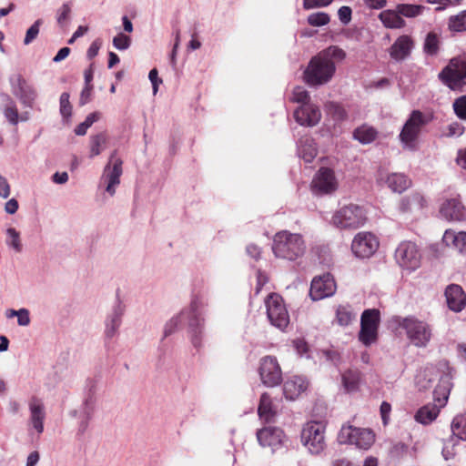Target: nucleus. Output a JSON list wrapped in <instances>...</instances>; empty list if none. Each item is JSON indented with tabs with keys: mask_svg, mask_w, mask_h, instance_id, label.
<instances>
[{
	"mask_svg": "<svg viewBox=\"0 0 466 466\" xmlns=\"http://www.w3.org/2000/svg\"><path fill=\"white\" fill-rule=\"evenodd\" d=\"M9 82L13 95L18 98L25 106L33 107L37 98V92L35 87L28 84L19 74L11 76Z\"/></svg>",
	"mask_w": 466,
	"mask_h": 466,
	"instance_id": "13",
	"label": "nucleus"
},
{
	"mask_svg": "<svg viewBox=\"0 0 466 466\" xmlns=\"http://www.w3.org/2000/svg\"><path fill=\"white\" fill-rule=\"evenodd\" d=\"M113 46L120 51H124L129 48L131 46V37L125 35L124 33H118L112 41Z\"/></svg>",
	"mask_w": 466,
	"mask_h": 466,
	"instance_id": "50",
	"label": "nucleus"
},
{
	"mask_svg": "<svg viewBox=\"0 0 466 466\" xmlns=\"http://www.w3.org/2000/svg\"><path fill=\"white\" fill-rule=\"evenodd\" d=\"M451 391V383L447 378H441L433 390V400L440 409L445 406Z\"/></svg>",
	"mask_w": 466,
	"mask_h": 466,
	"instance_id": "32",
	"label": "nucleus"
},
{
	"mask_svg": "<svg viewBox=\"0 0 466 466\" xmlns=\"http://www.w3.org/2000/svg\"><path fill=\"white\" fill-rule=\"evenodd\" d=\"M432 338V329L429 323L410 319V345L426 348Z\"/></svg>",
	"mask_w": 466,
	"mask_h": 466,
	"instance_id": "16",
	"label": "nucleus"
},
{
	"mask_svg": "<svg viewBox=\"0 0 466 466\" xmlns=\"http://www.w3.org/2000/svg\"><path fill=\"white\" fill-rule=\"evenodd\" d=\"M390 410H391L390 404L386 401H383L380 405V411L382 423L384 426L389 424Z\"/></svg>",
	"mask_w": 466,
	"mask_h": 466,
	"instance_id": "61",
	"label": "nucleus"
},
{
	"mask_svg": "<svg viewBox=\"0 0 466 466\" xmlns=\"http://www.w3.org/2000/svg\"><path fill=\"white\" fill-rule=\"evenodd\" d=\"M328 110L332 117L337 121H341L347 116L345 109L337 103H329L328 105Z\"/></svg>",
	"mask_w": 466,
	"mask_h": 466,
	"instance_id": "53",
	"label": "nucleus"
},
{
	"mask_svg": "<svg viewBox=\"0 0 466 466\" xmlns=\"http://www.w3.org/2000/svg\"><path fill=\"white\" fill-rule=\"evenodd\" d=\"M440 411V406L435 403H428L417 410L414 419L420 424L429 425L437 419Z\"/></svg>",
	"mask_w": 466,
	"mask_h": 466,
	"instance_id": "29",
	"label": "nucleus"
},
{
	"mask_svg": "<svg viewBox=\"0 0 466 466\" xmlns=\"http://www.w3.org/2000/svg\"><path fill=\"white\" fill-rule=\"evenodd\" d=\"M71 13V7L68 3H65L57 11V22L62 25L66 21Z\"/></svg>",
	"mask_w": 466,
	"mask_h": 466,
	"instance_id": "59",
	"label": "nucleus"
},
{
	"mask_svg": "<svg viewBox=\"0 0 466 466\" xmlns=\"http://www.w3.org/2000/svg\"><path fill=\"white\" fill-rule=\"evenodd\" d=\"M5 243L7 248L15 253H21L23 251L21 233L16 228L8 227L5 231Z\"/></svg>",
	"mask_w": 466,
	"mask_h": 466,
	"instance_id": "35",
	"label": "nucleus"
},
{
	"mask_svg": "<svg viewBox=\"0 0 466 466\" xmlns=\"http://www.w3.org/2000/svg\"><path fill=\"white\" fill-rule=\"evenodd\" d=\"M408 243L401 242L395 250L394 258L397 264L401 268H406L408 266Z\"/></svg>",
	"mask_w": 466,
	"mask_h": 466,
	"instance_id": "49",
	"label": "nucleus"
},
{
	"mask_svg": "<svg viewBox=\"0 0 466 466\" xmlns=\"http://www.w3.org/2000/svg\"><path fill=\"white\" fill-rule=\"evenodd\" d=\"M339 187V180L333 169L320 167L311 181V190L315 195H329Z\"/></svg>",
	"mask_w": 466,
	"mask_h": 466,
	"instance_id": "11",
	"label": "nucleus"
},
{
	"mask_svg": "<svg viewBox=\"0 0 466 466\" xmlns=\"http://www.w3.org/2000/svg\"><path fill=\"white\" fill-rule=\"evenodd\" d=\"M307 380L299 376H294L287 380L283 385V393L286 399L293 400L307 390Z\"/></svg>",
	"mask_w": 466,
	"mask_h": 466,
	"instance_id": "27",
	"label": "nucleus"
},
{
	"mask_svg": "<svg viewBox=\"0 0 466 466\" xmlns=\"http://www.w3.org/2000/svg\"><path fill=\"white\" fill-rule=\"evenodd\" d=\"M333 0H303V7L306 10L321 8L329 5Z\"/></svg>",
	"mask_w": 466,
	"mask_h": 466,
	"instance_id": "55",
	"label": "nucleus"
},
{
	"mask_svg": "<svg viewBox=\"0 0 466 466\" xmlns=\"http://www.w3.org/2000/svg\"><path fill=\"white\" fill-rule=\"evenodd\" d=\"M29 422L38 434L44 431L46 409L42 400L33 397L28 402Z\"/></svg>",
	"mask_w": 466,
	"mask_h": 466,
	"instance_id": "21",
	"label": "nucleus"
},
{
	"mask_svg": "<svg viewBox=\"0 0 466 466\" xmlns=\"http://www.w3.org/2000/svg\"><path fill=\"white\" fill-rule=\"evenodd\" d=\"M336 71L335 62L328 61L318 54L312 57L304 71V79L311 86L327 84L331 80Z\"/></svg>",
	"mask_w": 466,
	"mask_h": 466,
	"instance_id": "3",
	"label": "nucleus"
},
{
	"mask_svg": "<svg viewBox=\"0 0 466 466\" xmlns=\"http://www.w3.org/2000/svg\"><path fill=\"white\" fill-rule=\"evenodd\" d=\"M388 187L396 193H402L407 187V179L403 174L393 173L387 177Z\"/></svg>",
	"mask_w": 466,
	"mask_h": 466,
	"instance_id": "40",
	"label": "nucleus"
},
{
	"mask_svg": "<svg viewBox=\"0 0 466 466\" xmlns=\"http://www.w3.org/2000/svg\"><path fill=\"white\" fill-rule=\"evenodd\" d=\"M290 99L293 102L299 103L301 105L310 104L309 103V95L308 91L302 86L294 87Z\"/></svg>",
	"mask_w": 466,
	"mask_h": 466,
	"instance_id": "51",
	"label": "nucleus"
},
{
	"mask_svg": "<svg viewBox=\"0 0 466 466\" xmlns=\"http://www.w3.org/2000/svg\"><path fill=\"white\" fill-rule=\"evenodd\" d=\"M436 376L435 368L432 364H426L420 367L414 375V386L419 391H426L431 388L432 381Z\"/></svg>",
	"mask_w": 466,
	"mask_h": 466,
	"instance_id": "25",
	"label": "nucleus"
},
{
	"mask_svg": "<svg viewBox=\"0 0 466 466\" xmlns=\"http://www.w3.org/2000/svg\"><path fill=\"white\" fill-rule=\"evenodd\" d=\"M449 28L454 32L466 31V10L449 18Z\"/></svg>",
	"mask_w": 466,
	"mask_h": 466,
	"instance_id": "42",
	"label": "nucleus"
},
{
	"mask_svg": "<svg viewBox=\"0 0 466 466\" xmlns=\"http://www.w3.org/2000/svg\"><path fill=\"white\" fill-rule=\"evenodd\" d=\"M100 118V113L99 112H93L89 114L84 122L80 123L75 128V133L77 136H84L86 134L87 129L96 121H98Z\"/></svg>",
	"mask_w": 466,
	"mask_h": 466,
	"instance_id": "46",
	"label": "nucleus"
},
{
	"mask_svg": "<svg viewBox=\"0 0 466 466\" xmlns=\"http://www.w3.org/2000/svg\"><path fill=\"white\" fill-rule=\"evenodd\" d=\"M353 137L362 144H369L375 140L377 131L372 127L363 125L355 129Z\"/></svg>",
	"mask_w": 466,
	"mask_h": 466,
	"instance_id": "39",
	"label": "nucleus"
},
{
	"mask_svg": "<svg viewBox=\"0 0 466 466\" xmlns=\"http://www.w3.org/2000/svg\"><path fill=\"white\" fill-rule=\"evenodd\" d=\"M18 208H19V205L15 198H10L5 204V211L10 215L16 213V211L18 210Z\"/></svg>",
	"mask_w": 466,
	"mask_h": 466,
	"instance_id": "64",
	"label": "nucleus"
},
{
	"mask_svg": "<svg viewBox=\"0 0 466 466\" xmlns=\"http://www.w3.org/2000/svg\"><path fill=\"white\" fill-rule=\"evenodd\" d=\"M30 321L29 310L25 308L20 309L17 315V324L22 327H26L30 324Z\"/></svg>",
	"mask_w": 466,
	"mask_h": 466,
	"instance_id": "58",
	"label": "nucleus"
},
{
	"mask_svg": "<svg viewBox=\"0 0 466 466\" xmlns=\"http://www.w3.org/2000/svg\"><path fill=\"white\" fill-rule=\"evenodd\" d=\"M357 313L350 304H341L336 308L335 321L341 327H348L356 321Z\"/></svg>",
	"mask_w": 466,
	"mask_h": 466,
	"instance_id": "31",
	"label": "nucleus"
},
{
	"mask_svg": "<svg viewBox=\"0 0 466 466\" xmlns=\"http://www.w3.org/2000/svg\"><path fill=\"white\" fill-rule=\"evenodd\" d=\"M319 55H321L324 58H327L328 61L333 62L334 60L341 61L346 57L345 51L338 46H329V48L320 52Z\"/></svg>",
	"mask_w": 466,
	"mask_h": 466,
	"instance_id": "48",
	"label": "nucleus"
},
{
	"mask_svg": "<svg viewBox=\"0 0 466 466\" xmlns=\"http://www.w3.org/2000/svg\"><path fill=\"white\" fill-rule=\"evenodd\" d=\"M454 113L462 120H466V96L456 98L452 105Z\"/></svg>",
	"mask_w": 466,
	"mask_h": 466,
	"instance_id": "52",
	"label": "nucleus"
},
{
	"mask_svg": "<svg viewBox=\"0 0 466 466\" xmlns=\"http://www.w3.org/2000/svg\"><path fill=\"white\" fill-rule=\"evenodd\" d=\"M421 260V245L411 243L410 241V271L415 270L420 265Z\"/></svg>",
	"mask_w": 466,
	"mask_h": 466,
	"instance_id": "43",
	"label": "nucleus"
},
{
	"mask_svg": "<svg viewBox=\"0 0 466 466\" xmlns=\"http://www.w3.org/2000/svg\"><path fill=\"white\" fill-rule=\"evenodd\" d=\"M122 164L123 162L117 157L116 151H113L100 177L98 187L102 188L109 197L116 194V187L120 184V177L123 173Z\"/></svg>",
	"mask_w": 466,
	"mask_h": 466,
	"instance_id": "6",
	"label": "nucleus"
},
{
	"mask_svg": "<svg viewBox=\"0 0 466 466\" xmlns=\"http://www.w3.org/2000/svg\"><path fill=\"white\" fill-rule=\"evenodd\" d=\"M258 413L260 420L265 422L273 421L277 415V409L274 406L270 396L266 392L260 396Z\"/></svg>",
	"mask_w": 466,
	"mask_h": 466,
	"instance_id": "30",
	"label": "nucleus"
},
{
	"mask_svg": "<svg viewBox=\"0 0 466 466\" xmlns=\"http://www.w3.org/2000/svg\"><path fill=\"white\" fill-rule=\"evenodd\" d=\"M390 57L396 61L403 60L408 55V36H400L390 47Z\"/></svg>",
	"mask_w": 466,
	"mask_h": 466,
	"instance_id": "38",
	"label": "nucleus"
},
{
	"mask_svg": "<svg viewBox=\"0 0 466 466\" xmlns=\"http://www.w3.org/2000/svg\"><path fill=\"white\" fill-rule=\"evenodd\" d=\"M318 149L314 139L310 137H302L298 142V155L305 162L310 163L316 157Z\"/></svg>",
	"mask_w": 466,
	"mask_h": 466,
	"instance_id": "28",
	"label": "nucleus"
},
{
	"mask_svg": "<svg viewBox=\"0 0 466 466\" xmlns=\"http://www.w3.org/2000/svg\"><path fill=\"white\" fill-rule=\"evenodd\" d=\"M440 80L450 89L461 91L466 85V58L454 57L440 72Z\"/></svg>",
	"mask_w": 466,
	"mask_h": 466,
	"instance_id": "5",
	"label": "nucleus"
},
{
	"mask_svg": "<svg viewBox=\"0 0 466 466\" xmlns=\"http://www.w3.org/2000/svg\"><path fill=\"white\" fill-rule=\"evenodd\" d=\"M336 290V284L333 277L327 273L312 279L309 296L312 300H320L332 296Z\"/></svg>",
	"mask_w": 466,
	"mask_h": 466,
	"instance_id": "17",
	"label": "nucleus"
},
{
	"mask_svg": "<svg viewBox=\"0 0 466 466\" xmlns=\"http://www.w3.org/2000/svg\"><path fill=\"white\" fill-rule=\"evenodd\" d=\"M208 305V299L204 295L192 294L189 304L166 322L163 329L164 337L170 336L182 323L187 322L194 347H200L205 330V312Z\"/></svg>",
	"mask_w": 466,
	"mask_h": 466,
	"instance_id": "1",
	"label": "nucleus"
},
{
	"mask_svg": "<svg viewBox=\"0 0 466 466\" xmlns=\"http://www.w3.org/2000/svg\"><path fill=\"white\" fill-rule=\"evenodd\" d=\"M341 383L346 392L357 391L360 383V373L353 370H346L341 374Z\"/></svg>",
	"mask_w": 466,
	"mask_h": 466,
	"instance_id": "34",
	"label": "nucleus"
},
{
	"mask_svg": "<svg viewBox=\"0 0 466 466\" xmlns=\"http://www.w3.org/2000/svg\"><path fill=\"white\" fill-rule=\"evenodd\" d=\"M379 248L377 237L367 231L359 232L351 243V250L357 258H367L371 257Z\"/></svg>",
	"mask_w": 466,
	"mask_h": 466,
	"instance_id": "14",
	"label": "nucleus"
},
{
	"mask_svg": "<svg viewBox=\"0 0 466 466\" xmlns=\"http://www.w3.org/2000/svg\"><path fill=\"white\" fill-rule=\"evenodd\" d=\"M368 220L364 206L349 204L337 210L331 218L333 226L342 229H356L363 227Z\"/></svg>",
	"mask_w": 466,
	"mask_h": 466,
	"instance_id": "4",
	"label": "nucleus"
},
{
	"mask_svg": "<svg viewBox=\"0 0 466 466\" xmlns=\"http://www.w3.org/2000/svg\"><path fill=\"white\" fill-rule=\"evenodd\" d=\"M301 442L312 454H319L326 447L325 426L319 421L306 423L301 431Z\"/></svg>",
	"mask_w": 466,
	"mask_h": 466,
	"instance_id": "8",
	"label": "nucleus"
},
{
	"mask_svg": "<svg viewBox=\"0 0 466 466\" xmlns=\"http://www.w3.org/2000/svg\"><path fill=\"white\" fill-rule=\"evenodd\" d=\"M442 240L447 246H452L460 252L466 251V232L455 233L452 230H446Z\"/></svg>",
	"mask_w": 466,
	"mask_h": 466,
	"instance_id": "33",
	"label": "nucleus"
},
{
	"mask_svg": "<svg viewBox=\"0 0 466 466\" xmlns=\"http://www.w3.org/2000/svg\"><path fill=\"white\" fill-rule=\"evenodd\" d=\"M3 114L6 120L14 126L19 122V113L15 101L7 95L4 96Z\"/></svg>",
	"mask_w": 466,
	"mask_h": 466,
	"instance_id": "37",
	"label": "nucleus"
},
{
	"mask_svg": "<svg viewBox=\"0 0 466 466\" xmlns=\"http://www.w3.org/2000/svg\"><path fill=\"white\" fill-rule=\"evenodd\" d=\"M41 21L36 20L26 31L25 37L24 39L25 45L32 43L39 34Z\"/></svg>",
	"mask_w": 466,
	"mask_h": 466,
	"instance_id": "54",
	"label": "nucleus"
},
{
	"mask_svg": "<svg viewBox=\"0 0 466 466\" xmlns=\"http://www.w3.org/2000/svg\"><path fill=\"white\" fill-rule=\"evenodd\" d=\"M404 17H408V5H400L397 10H385L380 14L382 24L389 28H400L405 25Z\"/></svg>",
	"mask_w": 466,
	"mask_h": 466,
	"instance_id": "23",
	"label": "nucleus"
},
{
	"mask_svg": "<svg viewBox=\"0 0 466 466\" xmlns=\"http://www.w3.org/2000/svg\"><path fill=\"white\" fill-rule=\"evenodd\" d=\"M341 443L356 446L358 449L368 450L375 441V434L370 429L343 426L339 434Z\"/></svg>",
	"mask_w": 466,
	"mask_h": 466,
	"instance_id": "10",
	"label": "nucleus"
},
{
	"mask_svg": "<svg viewBox=\"0 0 466 466\" xmlns=\"http://www.w3.org/2000/svg\"><path fill=\"white\" fill-rule=\"evenodd\" d=\"M258 374L261 382L267 387H275L282 380L280 366L273 356H265L259 360Z\"/></svg>",
	"mask_w": 466,
	"mask_h": 466,
	"instance_id": "12",
	"label": "nucleus"
},
{
	"mask_svg": "<svg viewBox=\"0 0 466 466\" xmlns=\"http://www.w3.org/2000/svg\"><path fill=\"white\" fill-rule=\"evenodd\" d=\"M124 312L125 306L121 302H117L113 306L105 320L104 334L106 339H112L117 334Z\"/></svg>",
	"mask_w": 466,
	"mask_h": 466,
	"instance_id": "20",
	"label": "nucleus"
},
{
	"mask_svg": "<svg viewBox=\"0 0 466 466\" xmlns=\"http://www.w3.org/2000/svg\"><path fill=\"white\" fill-rule=\"evenodd\" d=\"M351 15L352 11L350 6L344 5L338 10L339 19L343 25H348L351 21Z\"/></svg>",
	"mask_w": 466,
	"mask_h": 466,
	"instance_id": "57",
	"label": "nucleus"
},
{
	"mask_svg": "<svg viewBox=\"0 0 466 466\" xmlns=\"http://www.w3.org/2000/svg\"><path fill=\"white\" fill-rule=\"evenodd\" d=\"M305 250V241L300 234L288 230H281L275 234L272 251L277 258L293 261L300 258Z\"/></svg>",
	"mask_w": 466,
	"mask_h": 466,
	"instance_id": "2",
	"label": "nucleus"
},
{
	"mask_svg": "<svg viewBox=\"0 0 466 466\" xmlns=\"http://www.w3.org/2000/svg\"><path fill=\"white\" fill-rule=\"evenodd\" d=\"M267 316L270 324L284 330L289 323V314L281 296L271 293L265 300Z\"/></svg>",
	"mask_w": 466,
	"mask_h": 466,
	"instance_id": "9",
	"label": "nucleus"
},
{
	"mask_svg": "<svg viewBox=\"0 0 466 466\" xmlns=\"http://www.w3.org/2000/svg\"><path fill=\"white\" fill-rule=\"evenodd\" d=\"M453 435L462 441H466V413L457 415L451 423Z\"/></svg>",
	"mask_w": 466,
	"mask_h": 466,
	"instance_id": "41",
	"label": "nucleus"
},
{
	"mask_svg": "<svg viewBox=\"0 0 466 466\" xmlns=\"http://www.w3.org/2000/svg\"><path fill=\"white\" fill-rule=\"evenodd\" d=\"M432 119L431 115H425L419 110H414L410 115V149L413 147V142L420 133L423 127Z\"/></svg>",
	"mask_w": 466,
	"mask_h": 466,
	"instance_id": "26",
	"label": "nucleus"
},
{
	"mask_svg": "<svg viewBox=\"0 0 466 466\" xmlns=\"http://www.w3.org/2000/svg\"><path fill=\"white\" fill-rule=\"evenodd\" d=\"M307 22L311 26H324L330 22V16L325 12H316L308 15Z\"/></svg>",
	"mask_w": 466,
	"mask_h": 466,
	"instance_id": "44",
	"label": "nucleus"
},
{
	"mask_svg": "<svg viewBox=\"0 0 466 466\" xmlns=\"http://www.w3.org/2000/svg\"><path fill=\"white\" fill-rule=\"evenodd\" d=\"M294 118L300 126L314 127L320 121L321 113L317 106L305 104L294 111Z\"/></svg>",
	"mask_w": 466,
	"mask_h": 466,
	"instance_id": "19",
	"label": "nucleus"
},
{
	"mask_svg": "<svg viewBox=\"0 0 466 466\" xmlns=\"http://www.w3.org/2000/svg\"><path fill=\"white\" fill-rule=\"evenodd\" d=\"M101 47V42L100 40L96 39L89 46V48L87 49V52H86V56L89 58V59H92L94 58L95 56H97L98 54V51Z\"/></svg>",
	"mask_w": 466,
	"mask_h": 466,
	"instance_id": "63",
	"label": "nucleus"
},
{
	"mask_svg": "<svg viewBox=\"0 0 466 466\" xmlns=\"http://www.w3.org/2000/svg\"><path fill=\"white\" fill-rule=\"evenodd\" d=\"M257 439L262 447H268L272 452L283 448L287 437L284 431L278 427H265L257 432Z\"/></svg>",
	"mask_w": 466,
	"mask_h": 466,
	"instance_id": "15",
	"label": "nucleus"
},
{
	"mask_svg": "<svg viewBox=\"0 0 466 466\" xmlns=\"http://www.w3.org/2000/svg\"><path fill=\"white\" fill-rule=\"evenodd\" d=\"M96 399L92 395H88L85 398L82 405L78 410H74L70 412L72 417L78 418V428L77 431L80 434L86 432L88 428L89 421L91 420L95 409H96Z\"/></svg>",
	"mask_w": 466,
	"mask_h": 466,
	"instance_id": "18",
	"label": "nucleus"
},
{
	"mask_svg": "<svg viewBox=\"0 0 466 466\" xmlns=\"http://www.w3.org/2000/svg\"><path fill=\"white\" fill-rule=\"evenodd\" d=\"M108 137L105 132H101L90 137L89 139V157L93 158L101 154L106 148Z\"/></svg>",
	"mask_w": 466,
	"mask_h": 466,
	"instance_id": "36",
	"label": "nucleus"
},
{
	"mask_svg": "<svg viewBox=\"0 0 466 466\" xmlns=\"http://www.w3.org/2000/svg\"><path fill=\"white\" fill-rule=\"evenodd\" d=\"M440 40L437 34L431 32L427 35L424 42V51L431 56H434L439 51Z\"/></svg>",
	"mask_w": 466,
	"mask_h": 466,
	"instance_id": "47",
	"label": "nucleus"
},
{
	"mask_svg": "<svg viewBox=\"0 0 466 466\" xmlns=\"http://www.w3.org/2000/svg\"><path fill=\"white\" fill-rule=\"evenodd\" d=\"M11 194V187L4 176L0 175V198H7Z\"/></svg>",
	"mask_w": 466,
	"mask_h": 466,
	"instance_id": "60",
	"label": "nucleus"
},
{
	"mask_svg": "<svg viewBox=\"0 0 466 466\" xmlns=\"http://www.w3.org/2000/svg\"><path fill=\"white\" fill-rule=\"evenodd\" d=\"M448 308L454 312H461L466 306V294L457 284L449 285L444 292Z\"/></svg>",
	"mask_w": 466,
	"mask_h": 466,
	"instance_id": "22",
	"label": "nucleus"
},
{
	"mask_svg": "<svg viewBox=\"0 0 466 466\" xmlns=\"http://www.w3.org/2000/svg\"><path fill=\"white\" fill-rule=\"evenodd\" d=\"M412 208L416 211H421L427 207V200L420 193H414L412 195Z\"/></svg>",
	"mask_w": 466,
	"mask_h": 466,
	"instance_id": "56",
	"label": "nucleus"
},
{
	"mask_svg": "<svg viewBox=\"0 0 466 466\" xmlns=\"http://www.w3.org/2000/svg\"><path fill=\"white\" fill-rule=\"evenodd\" d=\"M69 98V93L64 92L61 94L59 99V111L65 121H68L72 116V106Z\"/></svg>",
	"mask_w": 466,
	"mask_h": 466,
	"instance_id": "45",
	"label": "nucleus"
},
{
	"mask_svg": "<svg viewBox=\"0 0 466 466\" xmlns=\"http://www.w3.org/2000/svg\"><path fill=\"white\" fill-rule=\"evenodd\" d=\"M148 78L153 86V94L156 95L158 89V86L162 83V80L158 78V73L156 68L150 70Z\"/></svg>",
	"mask_w": 466,
	"mask_h": 466,
	"instance_id": "62",
	"label": "nucleus"
},
{
	"mask_svg": "<svg viewBox=\"0 0 466 466\" xmlns=\"http://www.w3.org/2000/svg\"><path fill=\"white\" fill-rule=\"evenodd\" d=\"M380 323V312L379 309H368L362 312L358 339L364 346L370 347L377 342Z\"/></svg>",
	"mask_w": 466,
	"mask_h": 466,
	"instance_id": "7",
	"label": "nucleus"
},
{
	"mask_svg": "<svg viewBox=\"0 0 466 466\" xmlns=\"http://www.w3.org/2000/svg\"><path fill=\"white\" fill-rule=\"evenodd\" d=\"M448 220L461 221L466 218V210L459 198H451L445 201L440 210Z\"/></svg>",
	"mask_w": 466,
	"mask_h": 466,
	"instance_id": "24",
	"label": "nucleus"
}]
</instances>
